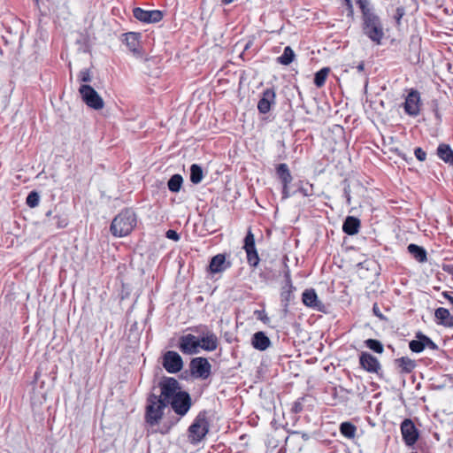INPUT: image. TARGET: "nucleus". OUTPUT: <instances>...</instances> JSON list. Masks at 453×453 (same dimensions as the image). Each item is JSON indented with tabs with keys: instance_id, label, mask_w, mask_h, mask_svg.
Instances as JSON below:
<instances>
[{
	"instance_id": "bf43d9fd",
	"label": "nucleus",
	"mask_w": 453,
	"mask_h": 453,
	"mask_svg": "<svg viewBox=\"0 0 453 453\" xmlns=\"http://www.w3.org/2000/svg\"><path fill=\"white\" fill-rule=\"evenodd\" d=\"M448 273L453 275V266L449 270H448Z\"/></svg>"
},
{
	"instance_id": "b1692460",
	"label": "nucleus",
	"mask_w": 453,
	"mask_h": 453,
	"mask_svg": "<svg viewBox=\"0 0 453 453\" xmlns=\"http://www.w3.org/2000/svg\"><path fill=\"white\" fill-rule=\"evenodd\" d=\"M408 252L415 258L418 263H425L427 260L426 250L417 244L411 243L407 247Z\"/></svg>"
},
{
	"instance_id": "13d9d810",
	"label": "nucleus",
	"mask_w": 453,
	"mask_h": 453,
	"mask_svg": "<svg viewBox=\"0 0 453 453\" xmlns=\"http://www.w3.org/2000/svg\"><path fill=\"white\" fill-rule=\"evenodd\" d=\"M301 191L303 192V194L305 196H309V194H308L305 190L301 189Z\"/></svg>"
},
{
	"instance_id": "39448f33",
	"label": "nucleus",
	"mask_w": 453,
	"mask_h": 453,
	"mask_svg": "<svg viewBox=\"0 0 453 453\" xmlns=\"http://www.w3.org/2000/svg\"><path fill=\"white\" fill-rule=\"evenodd\" d=\"M79 93L82 101L86 105L93 110H102L104 106V102L101 96L88 84H82L79 88Z\"/></svg>"
},
{
	"instance_id": "f03ea898",
	"label": "nucleus",
	"mask_w": 453,
	"mask_h": 453,
	"mask_svg": "<svg viewBox=\"0 0 453 453\" xmlns=\"http://www.w3.org/2000/svg\"><path fill=\"white\" fill-rule=\"evenodd\" d=\"M210 424L205 411H200L188 429V439L192 445H197L209 432Z\"/></svg>"
},
{
	"instance_id": "6e6552de",
	"label": "nucleus",
	"mask_w": 453,
	"mask_h": 453,
	"mask_svg": "<svg viewBox=\"0 0 453 453\" xmlns=\"http://www.w3.org/2000/svg\"><path fill=\"white\" fill-rule=\"evenodd\" d=\"M162 365L169 373H177L183 368V360L176 351L168 350L163 356Z\"/></svg>"
},
{
	"instance_id": "e433bc0d",
	"label": "nucleus",
	"mask_w": 453,
	"mask_h": 453,
	"mask_svg": "<svg viewBox=\"0 0 453 453\" xmlns=\"http://www.w3.org/2000/svg\"><path fill=\"white\" fill-rule=\"evenodd\" d=\"M53 219L56 220V226L58 229L65 228L69 224L68 217L66 215H55Z\"/></svg>"
},
{
	"instance_id": "ddd939ff",
	"label": "nucleus",
	"mask_w": 453,
	"mask_h": 453,
	"mask_svg": "<svg viewBox=\"0 0 453 453\" xmlns=\"http://www.w3.org/2000/svg\"><path fill=\"white\" fill-rule=\"evenodd\" d=\"M134 17L143 23H157L162 20L164 15L159 10L146 11L140 7H135L133 10Z\"/></svg>"
},
{
	"instance_id": "2eb2a0df",
	"label": "nucleus",
	"mask_w": 453,
	"mask_h": 453,
	"mask_svg": "<svg viewBox=\"0 0 453 453\" xmlns=\"http://www.w3.org/2000/svg\"><path fill=\"white\" fill-rule=\"evenodd\" d=\"M276 104V93L274 88H270L264 90L262 96L257 103V110L262 114H266L271 111L272 105Z\"/></svg>"
},
{
	"instance_id": "aec40b11",
	"label": "nucleus",
	"mask_w": 453,
	"mask_h": 453,
	"mask_svg": "<svg viewBox=\"0 0 453 453\" xmlns=\"http://www.w3.org/2000/svg\"><path fill=\"white\" fill-rule=\"evenodd\" d=\"M302 300L304 305L321 311V302L318 298V295L313 288L305 289L302 296Z\"/></svg>"
},
{
	"instance_id": "de8ad7c7",
	"label": "nucleus",
	"mask_w": 453,
	"mask_h": 453,
	"mask_svg": "<svg viewBox=\"0 0 453 453\" xmlns=\"http://www.w3.org/2000/svg\"><path fill=\"white\" fill-rule=\"evenodd\" d=\"M404 15V9L403 7H397L395 10V19L397 22V24H400L401 19Z\"/></svg>"
},
{
	"instance_id": "4be33fe9",
	"label": "nucleus",
	"mask_w": 453,
	"mask_h": 453,
	"mask_svg": "<svg viewBox=\"0 0 453 453\" xmlns=\"http://www.w3.org/2000/svg\"><path fill=\"white\" fill-rule=\"evenodd\" d=\"M395 365L401 373H411L417 366L416 362L408 357L395 359Z\"/></svg>"
},
{
	"instance_id": "0eeeda50",
	"label": "nucleus",
	"mask_w": 453,
	"mask_h": 453,
	"mask_svg": "<svg viewBox=\"0 0 453 453\" xmlns=\"http://www.w3.org/2000/svg\"><path fill=\"white\" fill-rule=\"evenodd\" d=\"M169 404L177 415L183 417L188 413L192 405L190 395L186 391L180 392Z\"/></svg>"
},
{
	"instance_id": "4c0bfd02",
	"label": "nucleus",
	"mask_w": 453,
	"mask_h": 453,
	"mask_svg": "<svg viewBox=\"0 0 453 453\" xmlns=\"http://www.w3.org/2000/svg\"><path fill=\"white\" fill-rule=\"evenodd\" d=\"M357 4H358L362 15L366 16V13H373L374 12L370 8V1L369 0H357Z\"/></svg>"
},
{
	"instance_id": "f704fd0d",
	"label": "nucleus",
	"mask_w": 453,
	"mask_h": 453,
	"mask_svg": "<svg viewBox=\"0 0 453 453\" xmlns=\"http://www.w3.org/2000/svg\"><path fill=\"white\" fill-rule=\"evenodd\" d=\"M365 346L375 353L381 354L384 351L383 344L376 339H367L365 341Z\"/></svg>"
},
{
	"instance_id": "5fc2aeb1",
	"label": "nucleus",
	"mask_w": 453,
	"mask_h": 453,
	"mask_svg": "<svg viewBox=\"0 0 453 453\" xmlns=\"http://www.w3.org/2000/svg\"><path fill=\"white\" fill-rule=\"evenodd\" d=\"M234 1V0H222V3H223L224 4H232Z\"/></svg>"
},
{
	"instance_id": "9b49d317",
	"label": "nucleus",
	"mask_w": 453,
	"mask_h": 453,
	"mask_svg": "<svg viewBox=\"0 0 453 453\" xmlns=\"http://www.w3.org/2000/svg\"><path fill=\"white\" fill-rule=\"evenodd\" d=\"M359 365L362 369L370 373L380 375L382 372L379 359L366 351H363L359 355Z\"/></svg>"
},
{
	"instance_id": "37998d69",
	"label": "nucleus",
	"mask_w": 453,
	"mask_h": 453,
	"mask_svg": "<svg viewBox=\"0 0 453 453\" xmlns=\"http://www.w3.org/2000/svg\"><path fill=\"white\" fill-rule=\"evenodd\" d=\"M194 332L199 334L200 337L209 334L208 333H213L211 330H210L208 328L207 326H204V325H200V326H196L194 329Z\"/></svg>"
},
{
	"instance_id": "c756f323",
	"label": "nucleus",
	"mask_w": 453,
	"mask_h": 453,
	"mask_svg": "<svg viewBox=\"0 0 453 453\" xmlns=\"http://www.w3.org/2000/svg\"><path fill=\"white\" fill-rule=\"evenodd\" d=\"M340 432L344 437L348 439H352L356 435L357 427L350 422H342L340 425Z\"/></svg>"
},
{
	"instance_id": "864d4df0",
	"label": "nucleus",
	"mask_w": 453,
	"mask_h": 453,
	"mask_svg": "<svg viewBox=\"0 0 453 453\" xmlns=\"http://www.w3.org/2000/svg\"><path fill=\"white\" fill-rule=\"evenodd\" d=\"M365 69V63L362 61L357 65V70L358 72H363Z\"/></svg>"
},
{
	"instance_id": "1a4fd4ad",
	"label": "nucleus",
	"mask_w": 453,
	"mask_h": 453,
	"mask_svg": "<svg viewBox=\"0 0 453 453\" xmlns=\"http://www.w3.org/2000/svg\"><path fill=\"white\" fill-rule=\"evenodd\" d=\"M296 290V288L292 284L290 273L288 271L285 273V282L284 285L281 287L280 291V303L281 306L283 308V311L287 313L288 311V307L290 305V303L294 301L295 295L294 291Z\"/></svg>"
},
{
	"instance_id": "a211bd4d",
	"label": "nucleus",
	"mask_w": 453,
	"mask_h": 453,
	"mask_svg": "<svg viewBox=\"0 0 453 453\" xmlns=\"http://www.w3.org/2000/svg\"><path fill=\"white\" fill-rule=\"evenodd\" d=\"M435 321L444 327H453V316L446 308L440 307L434 311Z\"/></svg>"
},
{
	"instance_id": "412c9836",
	"label": "nucleus",
	"mask_w": 453,
	"mask_h": 453,
	"mask_svg": "<svg viewBox=\"0 0 453 453\" xmlns=\"http://www.w3.org/2000/svg\"><path fill=\"white\" fill-rule=\"evenodd\" d=\"M360 220L353 216H348L342 224V231L348 235H354L358 233Z\"/></svg>"
},
{
	"instance_id": "f3484780",
	"label": "nucleus",
	"mask_w": 453,
	"mask_h": 453,
	"mask_svg": "<svg viewBox=\"0 0 453 453\" xmlns=\"http://www.w3.org/2000/svg\"><path fill=\"white\" fill-rule=\"evenodd\" d=\"M230 266L231 263L226 260L225 254H217L211 257L208 266V271L212 274L220 273Z\"/></svg>"
},
{
	"instance_id": "c03bdc74",
	"label": "nucleus",
	"mask_w": 453,
	"mask_h": 453,
	"mask_svg": "<svg viewBox=\"0 0 453 453\" xmlns=\"http://www.w3.org/2000/svg\"><path fill=\"white\" fill-rule=\"evenodd\" d=\"M165 236L166 238L175 242H178L180 239V234L175 230L173 229L167 230L165 233Z\"/></svg>"
},
{
	"instance_id": "603ef678",
	"label": "nucleus",
	"mask_w": 453,
	"mask_h": 453,
	"mask_svg": "<svg viewBox=\"0 0 453 453\" xmlns=\"http://www.w3.org/2000/svg\"><path fill=\"white\" fill-rule=\"evenodd\" d=\"M372 311L376 316H378L380 319L382 318V314L380 313V311L376 304L373 305Z\"/></svg>"
},
{
	"instance_id": "393cba45",
	"label": "nucleus",
	"mask_w": 453,
	"mask_h": 453,
	"mask_svg": "<svg viewBox=\"0 0 453 453\" xmlns=\"http://www.w3.org/2000/svg\"><path fill=\"white\" fill-rule=\"evenodd\" d=\"M438 157L445 163L453 165V150L449 145L441 143L437 148Z\"/></svg>"
},
{
	"instance_id": "cd10ccee",
	"label": "nucleus",
	"mask_w": 453,
	"mask_h": 453,
	"mask_svg": "<svg viewBox=\"0 0 453 453\" xmlns=\"http://www.w3.org/2000/svg\"><path fill=\"white\" fill-rule=\"evenodd\" d=\"M203 178V172L202 167L197 164H193L190 166V181L193 184H199Z\"/></svg>"
},
{
	"instance_id": "79ce46f5",
	"label": "nucleus",
	"mask_w": 453,
	"mask_h": 453,
	"mask_svg": "<svg viewBox=\"0 0 453 453\" xmlns=\"http://www.w3.org/2000/svg\"><path fill=\"white\" fill-rule=\"evenodd\" d=\"M304 400V397L298 398L296 401L293 403L291 411L294 413H300L303 410V402Z\"/></svg>"
},
{
	"instance_id": "4d7b16f0",
	"label": "nucleus",
	"mask_w": 453,
	"mask_h": 453,
	"mask_svg": "<svg viewBox=\"0 0 453 453\" xmlns=\"http://www.w3.org/2000/svg\"><path fill=\"white\" fill-rule=\"evenodd\" d=\"M258 319H260L263 321L268 320V318L266 316H265L263 318L262 317H258Z\"/></svg>"
},
{
	"instance_id": "09e8293b",
	"label": "nucleus",
	"mask_w": 453,
	"mask_h": 453,
	"mask_svg": "<svg viewBox=\"0 0 453 453\" xmlns=\"http://www.w3.org/2000/svg\"><path fill=\"white\" fill-rule=\"evenodd\" d=\"M347 10H348V16L352 17L354 11H353V5L351 0H342Z\"/></svg>"
},
{
	"instance_id": "052dcab7",
	"label": "nucleus",
	"mask_w": 453,
	"mask_h": 453,
	"mask_svg": "<svg viewBox=\"0 0 453 453\" xmlns=\"http://www.w3.org/2000/svg\"><path fill=\"white\" fill-rule=\"evenodd\" d=\"M50 215H51V211H48L46 212V216H47V217H50Z\"/></svg>"
},
{
	"instance_id": "6e6d98bb",
	"label": "nucleus",
	"mask_w": 453,
	"mask_h": 453,
	"mask_svg": "<svg viewBox=\"0 0 453 453\" xmlns=\"http://www.w3.org/2000/svg\"><path fill=\"white\" fill-rule=\"evenodd\" d=\"M169 429H170V426H168V427H167V428H165V429H162V430H160V433H161V434H165L168 433Z\"/></svg>"
},
{
	"instance_id": "7ed1b4c3",
	"label": "nucleus",
	"mask_w": 453,
	"mask_h": 453,
	"mask_svg": "<svg viewBox=\"0 0 453 453\" xmlns=\"http://www.w3.org/2000/svg\"><path fill=\"white\" fill-rule=\"evenodd\" d=\"M168 404L162 400L161 396L150 394L147 398L145 408V421L150 426L157 425L163 418L164 411Z\"/></svg>"
},
{
	"instance_id": "58836bf2",
	"label": "nucleus",
	"mask_w": 453,
	"mask_h": 453,
	"mask_svg": "<svg viewBox=\"0 0 453 453\" xmlns=\"http://www.w3.org/2000/svg\"><path fill=\"white\" fill-rule=\"evenodd\" d=\"M78 80L81 82H90L92 81V76L89 69H81L78 74Z\"/></svg>"
},
{
	"instance_id": "c9c22d12",
	"label": "nucleus",
	"mask_w": 453,
	"mask_h": 453,
	"mask_svg": "<svg viewBox=\"0 0 453 453\" xmlns=\"http://www.w3.org/2000/svg\"><path fill=\"white\" fill-rule=\"evenodd\" d=\"M40 196L36 191H31L27 196L26 203L28 207L35 208L39 204Z\"/></svg>"
},
{
	"instance_id": "a878e982",
	"label": "nucleus",
	"mask_w": 453,
	"mask_h": 453,
	"mask_svg": "<svg viewBox=\"0 0 453 453\" xmlns=\"http://www.w3.org/2000/svg\"><path fill=\"white\" fill-rule=\"evenodd\" d=\"M276 174L281 184H290L293 177L287 164L281 163L276 166Z\"/></svg>"
},
{
	"instance_id": "ea45409f",
	"label": "nucleus",
	"mask_w": 453,
	"mask_h": 453,
	"mask_svg": "<svg viewBox=\"0 0 453 453\" xmlns=\"http://www.w3.org/2000/svg\"><path fill=\"white\" fill-rule=\"evenodd\" d=\"M252 247H256V244H255V237H254V234L253 233L251 232L250 229L248 230V233L244 238V245H243V249H246V248H252Z\"/></svg>"
},
{
	"instance_id": "72a5a7b5",
	"label": "nucleus",
	"mask_w": 453,
	"mask_h": 453,
	"mask_svg": "<svg viewBox=\"0 0 453 453\" xmlns=\"http://www.w3.org/2000/svg\"><path fill=\"white\" fill-rule=\"evenodd\" d=\"M409 348L415 353H420L424 350V343L421 341V332L417 333L416 339L409 342Z\"/></svg>"
},
{
	"instance_id": "a18cd8bd",
	"label": "nucleus",
	"mask_w": 453,
	"mask_h": 453,
	"mask_svg": "<svg viewBox=\"0 0 453 453\" xmlns=\"http://www.w3.org/2000/svg\"><path fill=\"white\" fill-rule=\"evenodd\" d=\"M414 154L419 161H424L426 157V153L419 147L415 149Z\"/></svg>"
},
{
	"instance_id": "a19ab883",
	"label": "nucleus",
	"mask_w": 453,
	"mask_h": 453,
	"mask_svg": "<svg viewBox=\"0 0 453 453\" xmlns=\"http://www.w3.org/2000/svg\"><path fill=\"white\" fill-rule=\"evenodd\" d=\"M421 341L424 343V349L426 348H428L433 350H436L438 349V346L436 343H434L428 336L425 335L421 333Z\"/></svg>"
},
{
	"instance_id": "f257e3e1",
	"label": "nucleus",
	"mask_w": 453,
	"mask_h": 453,
	"mask_svg": "<svg viewBox=\"0 0 453 453\" xmlns=\"http://www.w3.org/2000/svg\"><path fill=\"white\" fill-rule=\"evenodd\" d=\"M137 222L135 212L129 208L122 210L111 221L110 231L115 237L128 235Z\"/></svg>"
},
{
	"instance_id": "2f4dec72",
	"label": "nucleus",
	"mask_w": 453,
	"mask_h": 453,
	"mask_svg": "<svg viewBox=\"0 0 453 453\" xmlns=\"http://www.w3.org/2000/svg\"><path fill=\"white\" fill-rule=\"evenodd\" d=\"M329 72V67H323L315 73L314 84L316 85V87L321 88L324 86Z\"/></svg>"
},
{
	"instance_id": "6ab92c4d",
	"label": "nucleus",
	"mask_w": 453,
	"mask_h": 453,
	"mask_svg": "<svg viewBox=\"0 0 453 453\" xmlns=\"http://www.w3.org/2000/svg\"><path fill=\"white\" fill-rule=\"evenodd\" d=\"M271 343L269 337L262 331L257 332L252 335L251 345L257 350L264 351L267 349Z\"/></svg>"
},
{
	"instance_id": "20e7f679",
	"label": "nucleus",
	"mask_w": 453,
	"mask_h": 453,
	"mask_svg": "<svg viewBox=\"0 0 453 453\" xmlns=\"http://www.w3.org/2000/svg\"><path fill=\"white\" fill-rule=\"evenodd\" d=\"M364 34L377 45L381 44L384 37V29L380 17L375 13H366L363 17Z\"/></svg>"
},
{
	"instance_id": "49530a36",
	"label": "nucleus",
	"mask_w": 453,
	"mask_h": 453,
	"mask_svg": "<svg viewBox=\"0 0 453 453\" xmlns=\"http://www.w3.org/2000/svg\"><path fill=\"white\" fill-rule=\"evenodd\" d=\"M343 196L346 199V203L348 205L351 203V196H350V187L349 185H346L343 188Z\"/></svg>"
},
{
	"instance_id": "f8f14e48",
	"label": "nucleus",
	"mask_w": 453,
	"mask_h": 453,
	"mask_svg": "<svg viewBox=\"0 0 453 453\" xmlns=\"http://www.w3.org/2000/svg\"><path fill=\"white\" fill-rule=\"evenodd\" d=\"M179 349L186 355L197 354L200 349V341L191 334H185L180 338Z\"/></svg>"
},
{
	"instance_id": "8fccbe9b",
	"label": "nucleus",
	"mask_w": 453,
	"mask_h": 453,
	"mask_svg": "<svg viewBox=\"0 0 453 453\" xmlns=\"http://www.w3.org/2000/svg\"><path fill=\"white\" fill-rule=\"evenodd\" d=\"M288 185L289 184H282V199H287L290 196Z\"/></svg>"
},
{
	"instance_id": "bb28decb",
	"label": "nucleus",
	"mask_w": 453,
	"mask_h": 453,
	"mask_svg": "<svg viewBox=\"0 0 453 453\" xmlns=\"http://www.w3.org/2000/svg\"><path fill=\"white\" fill-rule=\"evenodd\" d=\"M139 34L129 32L125 34V43L129 50L137 52L139 47Z\"/></svg>"
},
{
	"instance_id": "9d476101",
	"label": "nucleus",
	"mask_w": 453,
	"mask_h": 453,
	"mask_svg": "<svg viewBox=\"0 0 453 453\" xmlns=\"http://www.w3.org/2000/svg\"><path fill=\"white\" fill-rule=\"evenodd\" d=\"M190 372L196 378L207 379L211 375V365L205 357H195L190 361Z\"/></svg>"
},
{
	"instance_id": "c85d7f7f",
	"label": "nucleus",
	"mask_w": 453,
	"mask_h": 453,
	"mask_svg": "<svg viewBox=\"0 0 453 453\" xmlns=\"http://www.w3.org/2000/svg\"><path fill=\"white\" fill-rule=\"evenodd\" d=\"M183 183V178L180 174H173L167 182L168 189L173 193L180 191Z\"/></svg>"
},
{
	"instance_id": "dca6fc26",
	"label": "nucleus",
	"mask_w": 453,
	"mask_h": 453,
	"mask_svg": "<svg viewBox=\"0 0 453 453\" xmlns=\"http://www.w3.org/2000/svg\"><path fill=\"white\" fill-rule=\"evenodd\" d=\"M420 96L417 90H411L404 103V111L410 116H417L419 113Z\"/></svg>"
},
{
	"instance_id": "4468645a",
	"label": "nucleus",
	"mask_w": 453,
	"mask_h": 453,
	"mask_svg": "<svg viewBox=\"0 0 453 453\" xmlns=\"http://www.w3.org/2000/svg\"><path fill=\"white\" fill-rule=\"evenodd\" d=\"M403 440L407 446H412L418 438V431L411 419H404L401 424Z\"/></svg>"
},
{
	"instance_id": "7c9ffc66",
	"label": "nucleus",
	"mask_w": 453,
	"mask_h": 453,
	"mask_svg": "<svg viewBox=\"0 0 453 453\" xmlns=\"http://www.w3.org/2000/svg\"><path fill=\"white\" fill-rule=\"evenodd\" d=\"M295 58L294 50L290 46L285 47L283 53L277 58L278 63L283 65H288Z\"/></svg>"
},
{
	"instance_id": "5701e85b",
	"label": "nucleus",
	"mask_w": 453,
	"mask_h": 453,
	"mask_svg": "<svg viewBox=\"0 0 453 453\" xmlns=\"http://www.w3.org/2000/svg\"><path fill=\"white\" fill-rule=\"evenodd\" d=\"M200 337V348L206 351H213L218 347V338L214 333Z\"/></svg>"
},
{
	"instance_id": "473e14b6",
	"label": "nucleus",
	"mask_w": 453,
	"mask_h": 453,
	"mask_svg": "<svg viewBox=\"0 0 453 453\" xmlns=\"http://www.w3.org/2000/svg\"><path fill=\"white\" fill-rule=\"evenodd\" d=\"M247 254V261L250 266L256 267L259 263V257L256 247L244 249Z\"/></svg>"
},
{
	"instance_id": "423d86ee",
	"label": "nucleus",
	"mask_w": 453,
	"mask_h": 453,
	"mask_svg": "<svg viewBox=\"0 0 453 453\" xmlns=\"http://www.w3.org/2000/svg\"><path fill=\"white\" fill-rule=\"evenodd\" d=\"M159 388L161 389V395L159 396H161L162 400L167 404L173 401L176 395L182 392L179 381L172 377L163 378L159 382Z\"/></svg>"
},
{
	"instance_id": "3c124183",
	"label": "nucleus",
	"mask_w": 453,
	"mask_h": 453,
	"mask_svg": "<svg viewBox=\"0 0 453 453\" xmlns=\"http://www.w3.org/2000/svg\"><path fill=\"white\" fill-rule=\"evenodd\" d=\"M293 434H301L302 438L304 440V441H307L310 439V436L308 434L306 433H303V432H299V431H294L292 432Z\"/></svg>"
}]
</instances>
